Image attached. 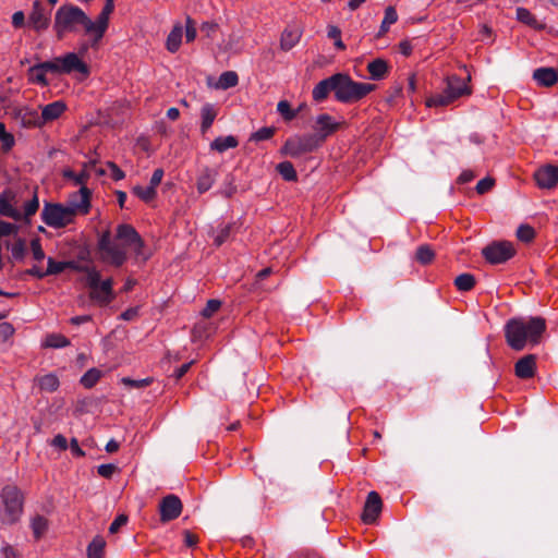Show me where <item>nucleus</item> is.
Listing matches in <instances>:
<instances>
[{
    "instance_id": "f257e3e1",
    "label": "nucleus",
    "mask_w": 558,
    "mask_h": 558,
    "mask_svg": "<svg viewBox=\"0 0 558 558\" xmlns=\"http://www.w3.org/2000/svg\"><path fill=\"white\" fill-rule=\"evenodd\" d=\"M546 331V320L543 317H513L504 328L507 344L514 351L541 343Z\"/></svg>"
},
{
    "instance_id": "f03ea898",
    "label": "nucleus",
    "mask_w": 558,
    "mask_h": 558,
    "mask_svg": "<svg viewBox=\"0 0 558 558\" xmlns=\"http://www.w3.org/2000/svg\"><path fill=\"white\" fill-rule=\"evenodd\" d=\"M53 32L58 39H63L69 34L84 33L90 38L92 47L99 44L95 41L92 19L80 7L72 3L62 4L57 9Z\"/></svg>"
},
{
    "instance_id": "7ed1b4c3",
    "label": "nucleus",
    "mask_w": 558,
    "mask_h": 558,
    "mask_svg": "<svg viewBox=\"0 0 558 558\" xmlns=\"http://www.w3.org/2000/svg\"><path fill=\"white\" fill-rule=\"evenodd\" d=\"M19 193L13 187H5L0 192V216L10 218L14 221L31 222V218L39 209V198L37 191L34 192L33 197L25 202L23 210L20 209Z\"/></svg>"
},
{
    "instance_id": "20e7f679",
    "label": "nucleus",
    "mask_w": 558,
    "mask_h": 558,
    "mask_svg": "<svg viewBox=\"0 0 558 558\" xmlns=\"http://www.w3.org/2000/svg\"><path fill=\"white\" fill-rule=\"evenodd\" d=\"M470 82V73H468L465 78H461L457 74L448 75L445 80L446 87L442 93L428 97L425 101L426 107H447L461 97L470 96L472 94Z\"/></svg>"
},
{
    "instance_id": "39448f33",
    "label": "nucleus",
    "mask_w": 558,
    "mask_h": 558,
    "mask_svg": "<svg viewBox=\"0 0 558 558\" xmlns=\"http://www.w3.org/2000/svg\"><path fill=\"white\" fill-rule=\"evenodd\" d=\"M376 85L353 81L348 74H335V98L343 104L363 99L375 89Z\"/></svg>"
},
{
    "instance_id": "423d86ee",
    "label": "nucleus",
    "mask_w": 558,
    "mask_h": 558,
    "mask_svg": "<svg viewBox=\"0 0 558 558\" xmlns=\"http://www.w3.org/2000/svg\"><path fill=\"white\" fill-rule=\"evenodd\" d=\"M82 272L86 274V284L90 289L89 298L100 306L110 304L116 295L113 292V279L100 280V271L94 266L84 265Z\"/></svg>"
},
{
    "instance_id": "0eeeda50",
    "label": "nucleus",
    "mask_w": 558,
    "mask_h": 558,
    "mask_svg": "<svg viewBox=\"0 0 558 558\" xmlns=\"http://www.w3.org/2000/svg\"><path fill=\"white\" fill-rule=\"evenodd\" d=\"M46 68L50 69V73L57 75L77 74L81 80L87 78L90 74L88 64L75 52H66L49 60V65Z\"/></svg>"
},
{
    "instance_id": "6e6552de",
    "label": "nucleus",
    "mask_w": 558,
    "mask_h": 558,
    "mask_svg": "<svg viewBox=\"0 0 558 558\" xmlns=\"http://www.w3.org/2000/svg\"><path fill=\"white\" fill-rule=\"evenodd\" d=\"M40 218L48 227L62 229L73 223L76 217L66 204L47 202L44 204Z\"/></svg>"
},
{
    "instance_id": "1a4fd4ad",
    "label": "nucleus",
    "mask_w": 558,
    "mask_h": 558,
    "mask_svg": "<svg viewBox=\"0 0 558 558\" xmlns=\"http://www.w3.org/2000/svg\"><path fill=\"white\" fill-rule=\"evenodd\" d=\"M4 506V519L7 524L17 522L23 513L24 497L21 489L15 485H5L0 494Z\"/></svg>"
},
{
    "instance_id": "9d476101",
    "label": "nucleus",
    "mask_w": 558,
    "mask_h": 558,
    "mask_svg": "<svg viewBox=\"0 0 558 558\" xmlns=\"http://www.w3.org/2000/svg\"><path fill=\"white\" fill-rule=\"evenodd\" d=\"M97 246L101 254V260L114 267H121L128 259L125 246L112 241L110 230H106L99 235Z\"/></svg>"
},
{
    "instance_id": "9b49d317",
    "label": "nucleus",
    "mask_w": 558,
    "mask_h": 558,
    "mask_svg": "<svg viewBox=\"0 0 558 558\" xmlns=\"http://www.w3.org/2000/svg\"><path fill=\"white\" fill-rule=\"evenodd\" d=\"M318 147H320L318 145V138L314 135H295L284 142L280 148V154L291 158H299L316 150Z\"/></svg>"
},
{
    "instance_id": "f8f14e48",
    "label": "nucleus",
    "mask_w": 558,
    "mask_h": 558,
    "mask_svg": "<svg viewBox=\"0 0 558 558\" xmlns=\"http://www.w3.org/2000/svg\"><path fill=\"white\" fill-rule=\"evenodd\" d=\"M517 251L509 241H494L483 247L482 255L492 265L504 264L515 255Z\"/></svg>"
},
{
    "instance_id": "ddd939ff",
    "label": "nucleus",
    "mask_w": 558,
    "mask_h": 558,
    "mask_svg": "<svg viewBox=\"0 0 558 558\" xmlns=\"http://www.w3.org/2000/svg\"><path fill=\"white\" fill-rule=\"evenodd\" d=\"M66 206L75 217L78 215L86 216L92 208V191L87 186L80 187L78 191L69 195Z\"/></svg>"
},
{
    "instance_id": "4468645a",
    "label": "nucleus",
    "mask_w": 558,
    "mask_h": 558,
    "mask_svg": "<svg viewBox=\"0 0 558 558\" xmlns=\"http://www.w3.org/2000/svg\"><path fill=\"white\" fill-rule=\"evenodd\" d=\"M183 510L181 499L173 494L165 496L159 502L160 522L167 523L178 519Z\"/></svg>"
},
{
    "instance_id": "2eb2a0df",
    "label": "nucleus",
    "mask_w": 558,
    "mask_h": 558,
    "mask_svg": "<svg viewBox=\"0 0 558 558\" xmlns=\"http://www.w3.org/2000/svg\"><path fill=\"white\" fill-rule=\"evenodd\" d=\"M51 23V12L46 10L38 0L33 2L32 12L28 16V24L36 33H43L48 29Z\"/></svg>"
},
{
    "instance_id": "dca6fc26",
    "label": "nucleus",
    "mask_w": 558,
    "mask_h": 558,
    "mask_svg": "<svg viewBox=\"0 0 558 558\" xmlns=\"http://www.w3.org/2000/svg\"><path fill=\"white\" fill-rule=\"evenodd\" d=\"M343 124V122L335 121L328 113L317 116L314 126L316 134L313 135L318 138V145L322 146L326 138L337 132Z\"/></svg>"
},
{
    "instance_id": "f3484780",
    "label": "nucleus",
    "mask_w": 558,
    "mask_h": 558,
    "mask_svg": "<svg viewBox=\"0 0 558 558\" xmlns=\"http://www.w3.org/2000/svg\"><path fill=\"white\" fill-rule=\"evenodd\" d=\"M116 238L125 242V245L133 246L137 256L142 254L144 241L138 232L131 225L122 223L117 227Z\"/></svg>"
},
{
    "instance_id": "a211bd4d",
    "label": "nucleus",
    "mask_w": 558,
    "mask_h": 558,
    "mask_svg": "<svg viewBox=\"0 0 558 558\" xmlns=\"http://www.w3.org/2000/svg\"><path fill=\"white\" fill-rule=\"evenodd\" d=\"M383 509V501L377 492H369L364 505L362 521L365 524H373L376 522Z\"/></svg>"
},
{
    "instance_id": "6ab92c4d",
    "label": "nucleus",
    "mask_w": 558,
    "mask_h": 558,
    "mask_svg": "<svg viewBox=\"0 0 558 558\" xmlns=\"http://www.w3.org/2000/svg\"><path fill=\"white\" fill-rule=\"evenodd\" d=\"M114 10V2L113 0H106V3L101 10V12L98 14L95 21L92 20V24L95 31V41H100L102 37L105 36L108 27H109V17L110 14Z\"/></svg>"
},
{
    "instance_id": "aec40b11",
    "label": "nucleus",
    "mask_w": 558,
    "mask_h": 558,
    "mask_svg": "<svg viewBox=\"0 0 558 558\" xmlns=\"http://www.w3.org/2000/svg\"><path fill=\"white\" fill-rule=\"evenodd\" d=\"M534 179L541 189H551L558 183V166L547 165L534 173Z\"/></svg>"
},
{
    "instance_id": "412c9836",
    "label": "nucleus",
    "mask_w": 558,
    "mask_h": 558,
    "mask_svg": "<svg viewBox=\"0 0 558 558\" xmlns=\"http://www.w3.org/2000/svg\"><path fill=\"white\" fill-rule=\"evenodd\" d=\"M536 373V356L527 354L517 361L514 365V374L520 379H530Z\"/></svg>"
},
{
    "instance_id": "4be33fe9",
    "label": "nucleus",
    "mask_w": 558,
    "mask_h": 558,
    "mask_svg": "<svg viewBox=\"0 0 558 558\" xmlns=\"http://www.w3.org/2000/svg\"><path fill=\"white\" fill-rule=\"evenodd\" d=\"M66 106L63 101L57 100L46 105L41 110V116L38 118L36 125L40 126L47 122L57 120L65 111Z\"/></svg>"
},
{
    "instance_id": "5701e85b",
    "label": "nucleus",
    "mask_w": 558,
    "mask_h": 558,
    "mask_svg": "<svg viewBox=\"0 0 558 558\" xmlns=\"http://www.w3.org/2000/svg\"><path fill=\"white\" fill-rule=\"evenodd\" d=\"M47 65H49V60L31 66L27 71L28 81L43 87L48 86L49 81L46 74L50 73V69L46 68Z\"/></svg>"
},
{
    "instance_id": "b1692460",
    "label": "nucleus",
    "mask_w": 558,
    "mask_h": 558,
    "mask_svg": "<svg viewBox=\"0 0 558 558\" xmlns=\"http://www.w3.org/2000/svg\"><path fill=\"white\" fill-rule=\"evenodd\" d=\"M331 92L335 94V74L318 82L313 88L312 96L315 101L322 102Z\"/></svg>"
},
{
    "instance_id": "393cba45",
    "label": "nucleus",
    "mask_w": 558,
    "mask_h": 558,
    "mask_svg": "<svg viewBox=\"0 0 558 558\" xmlns=\"http://www.w3.org/2000/svg\"><path fill=\"white\" fill-rule=\"evenodd\" d=\"M533 78L539 86L551 87L558 82V73L553 68H538L533 72Z\"/></svg>"
},
{
    "instance_id": "a878e982",
    "label": "nucleus",
    "mask_w": 558,
    "mask_h": 558,
    "mask_svg": "<svg viewBox=\"0 0 558 558\" xmlns=\"http://www.w3.org/2000/svg\"><path fill=\"white\" fill-rule=\"evenodd\" d=\"M218 116V109L214 104H205L201 108V133L204 135L211 128Z\"/></svg>"
},
{
    "instance_id": "bb28decb",
    "label": "nucleus",
    "mask_w": 558,
    "mask_h": 558,
    "mask_svg": "<svg viewBox=\"0 0 558 558\" xmlns=\"http://www.w3.org/2000/svg\"><path fill=\"white\" fill-rule=\"evenodd\" d=\"M82 265H77L75 262H57L52 257L47 259V276L58 275L64 271L66 268H71L77 271H82Z\"/></svg>"
},
{
    "instance_id": "cd10ccee",
    "label": "nucleus",
    "mask_w": 558,
    "mask_h": 558,
    "mask_svg": "<svg viewBox=\"0 0 558 558\" xmlns=\"http://www.w3.org/2000/svg\"><path fill=\"white\" fill-rule=\"evenodd\" d=\"M301 31L298 27L294 28H286L280 38V48L284 51L291 50L301 38Z\"/></svg>"
},
{
    "instance_id": "c85d7f7f",
    "label": "nucleus",
    "mask_w": 558,
    "mask_h": 558,
    "mask_svg": "<svg viewBox=\"0 0 558 558\" xmlns=\"http://www.w3.org/2000/svg\"><path fill=\"white\" fill-rule=\"evenodd\" d=\"M215 178L216 172L213 169L205 167L197 175L196 187L198 193L203 194L210 190L215 183Z\"/></svg>"
},
{
    "instance_id": "c756f323",
    "label": "nucleus",
    "mask_w": 558,
    "mask_h": 558,
    "mask_svg": "<svg viewBox=\"0 0 558 558\" xmlns=\"http://www.w3.org/2000/svg\"><path fill=\"white\" fill-rule=\"evenodd\" d=\"M239 141L233 135L218 136L210 143V149L217 153H225L228 149L235 148Z\"/></svg>"
},
{
    "instance_id": "7c9ffc66",
    "label": "nucleus",
    "mask_w": 558,
    "mask_h": 558,
    "mask_svg": "<svg viewBox=\"0 0 558 558\" xmlns=\"http://www.w3.org/2000/svg\"><path fill=\"white\" fill-rule=\"evenodd\" d=\"M367 71L372 80H383L388 73V64L384 59H375L367 64Z\"/></svg>"
},
{
    "instance_id": "2f4dec72",
    "label": "nucleus",
    "mask_w": 558,
    "mask_h": 558,
    "mask_svg": "<svg viewBox=\"0 0 558 558\" xmlns=\"http://www.w3.org/2000/svg\"><path fill=\"white\" fill-rule=\"evenodd\" d=\"M183 36V27L177 24L172 27L166 40V48L168 51L174 53L179 50Z\"/></svg>"
},
{
    "instance_id": "473e14b6",
    "label": "nucleus",
    "mask_w": 558,
    "mask_h": 558,
    "mask_svg": "<svg viewBox=\"0 0 558 558\" xmlns=\"http://www.w3.org/2000/svg\"><path fill=\"white\" fill-rule=\"evenodd\" d=\"M517 20L534 29H543L544 25L539 23L535 15L531 13L526 8H518L517 11Z\"/></svg>"
},
{
    "instance_id": "72a5a7b5",
    "label": "nucleus",
    "mask_w": 558,
    "mask_h": 558,
    "mask_svg": "<svg viewBox=\"0 0 558 558\" xmlns=\"http://www.w3.org/2000/svg\"><path fill=\"white\" fill-rule=\"evenodd\" d=\"M106 541L102 536L97 535L87 546V558H104Z\"/></svg>"
},
{
    "instance_id": "f704fd0d",
    "label": "nucleus",
    "mask_w": 558,
    "mask_h": 558,
    "mask_svg": "<svg viewBox=\"0 0 558 558\" xmlns=\"http://www.w3.org/2000/svg\"><path fill=\"white\" fill-rule=\"evenodd\" d=\"M62 174L64 179L71 180L75 186L80 187L86 186L90 177L86 170L76 173L71 169H65Z\"/></svg>"
},
{
    "instance_id": "c9c22d12",
    "label": "nucleus",
    "mask_w": 558,
    "mask_h": 558,
    "mask_svg": "<svg viewBox=\"0 0 558 558\" xmlns=\"http://www.w3.org/2000/svg\"><path fill=\"white\" fill-rule=\"evenodd\" d=\"M239 83V76L234 71H226L220 74L218 82H217V88L219 89H229L234 86H236Z\"/></svg>"
},
{
    "instance_id": "e433bc0d",
    "label": "nucleus",
    "mask_w": 558,
    "mask_h": 558,
    "mask_svg": "<svg viewBox=\"0 0 558 558\" xmlns=\"http://www.w3.org/2000/svg\"><path fill=\"white\" fill-rule=\"evenodd\" d=\"M278 173L282 177L283 180L288 182H294L298 180V173L294 169V166L290 161L279 162L276 167Z\"/></svg>"
},
{
    "instance_id": "4c0bfd02",
    "label": "nucleus",
    "mask_w": 558,
    "mask_h": 558,
    "mask_svg": "<svg viewBox=\"0 0 558 558\" xmlns=\"http://www.w3.org/2000/svg\"><path fill=\"white\" fill-rule=\"evenodd\" d=\"M38 386L41 390L53 392L59 388V379L54 374H46L37 378Z\"/></svg>"
},
{
    "instance_id": "58836bf2",
    "label": "nucleus",
    "mask_w": 558,
    "mask_h": 558,
    "mask_svg": "<svg viewBox=\"0 0 558 558\" xmlns=\"http://www.w3.org/2000/svg\"><path fill=\"white\" fill-rule=\"evenodd\" d=\"M475 277L471 274H461L454 279V286L459 291H470L475 286Z\"/></svg>"
},
{
    "instance_id": "ea45409f",
    "label": "nucleus",
    "mask_w": 558,
    "mask_h": 558,
    "mask_svg": "<svg viewBox=\"0 0 558 558\" xmlns=\"http://www.w3.org/2000/svg\"><path fill=\"white\" fill-rule=\"evenodd\" d=\"M70 344V340L61 335V333H50L46 337L44 345L47 348L60 349L68 347Z\"/></svg>"
},
{
    "instance_id": "a19ab883",
    "label": "nucleus",
    "mask_w": 558,
    "mask_h": 558,
    "mask_svg": "<svg viewBox=\"0 0 558 558\" xmlns=\"http://www.w3.org/2000/svg\"><path fill=\"white\" fill-rule=\"evenodd\" d=\"M31 526L33 530L34 537L36 539H39L48 529V520L43 515H36L35 518H33Z\"/></svg>"
},
{
    "instance_id": "79ce46f5",
    "label": "nucleus",
    "mask_w": 558,
    "mask_h": 558,
    "mask_svg": "<svg viewBox=\"0 0 558 558\" xmlns=\"http://www.w3.org/2000/svg\"><path fill=\"white\" fill-rule=\"evenodd\" d=\"M435 253L427 244L417 247L415 259L422 265H428L433 262Z\"/></svg>"
},
{
    "instance_id": "37998d69",
    "label": "nucleus",
    "mask_w": 558,
    "mask_h": 558,
    "mask_svg": "<svg viewBox=\"0 0 558 558\" xmlns=\"http://www.w3.org/2000/svg\"><path fill=\"white\" fill-rule=\"evenodd\" d=\"M132 192L134 195H136L140 199H142L145 203L154 201L157 196V191L149 185L146 187L136 185L133 187Z\"/></svg>"
},
{
    "instance_id": "c03bdc74",
    "label": "nucleus",
    "mask_w": 558,
    "mask_h": 558,
    "mask_svg": "<svg viewBox=\"0 0 558 558\" xmlns=\"http://www.w3.org/2000/svg\"><path fill=\"white\" fill-rule=\"evenodd\" d=\"M233 223L221 225L218 227L216 231V235L214 236V243L216 246H221L232 233Z\"/></svg>"
},
{
    "instance_id": "a18cd8bd",
    "label": "nucleus",
    "mask_w": 558,
    "mask_h": 558,
    "mask_svg": "<svg viewBox=\"0 0 558 558\" xmlns=\"http://www.w3.org/2000/svg\"><path fill=\"white\" fill-rule=\"evenodd\" d=\"M0 142L4 153L10 151L15 145V138L13 134L7 131L5 124L3 122H0Z\"/></svg>"
},
{
    "instance_id": "49530a36",
    "label": "nucleus",
    "mask_w": 558,
    "mask_h": 558,
    "mask_svg": "<svg viewBox=\"0 0 558 558\" xmlns=\"http://www.w3.org/2000/svg\"><path fill=\"white\" fill-rule=\"evenodd\" d=\"M277 111L287 122L292 121L298 116V110L292 109L288 100H280L277 105Z\"/></svg>"
},
{
    "instance_id": "de8ad7c7",
    "label": "nucleus",
    "mask_w": 558,
    "mask_h": 558,
    "mask_svg": "<svg viewBox=\"0 0 558 558\" xmlns=\"http://www.w3.org/2000/svg\"><path fill=\"white\" fill-rule=\"evenodd\" d=\"M100 378V371L97 368H90L88 369L82 377H81V384L89 389L93 388L97 381Z\"/></svg>"
},
{
    "instance_id": "09e8293b",
    "label": "nucleus",
    "mask_w": 558,
    "mask_h": 558,
    "mask_svg": "<svg viewBox=\"0 0 558 558\" xmlns=\"http://www.w3.org/2000/svg\"><path fill=\"white\" fill-rule=\"evenodd\" d=\"M517 238L524 243H530L535 238V230L530 225H520L517 229Z\"/></svg>"
},
{
    "instance_id": "8fccbe9b",
    "label": "nucleus",
    "mask_w": 558,
    "mask_h": 558,
    "mask_svg": "<svg viewBox=\"0 0 558 558\" xmlns=\"http://www.w3.org/2000/svg\"><path fill=\"white\" fill-rule=\"evenodd\" d=\"M276 133V128L274 126H264L258 129L256 132H254L250 141L254 142H260V141H267L270 140Z\"/></svg>"
},
{
    "instance_id": "3c124183",
    "label": "nucleus",
    "mask_w": 558,
    "mask_h": 558,
    "mask_svg": "<svg viewBox=\"0 0 558 558\" xmlns=\"http://www.w3.org/2000/svg\"><path fill=\"white\" fill-rule=\"evenodd\" d=\"M11 256L14 260H22L25 256L26 246L25 241L19 238L10 247Z\"/></svg>"
},
{
    "instance_id": "603ef678",
    "label": "nucleus",
    "mask_w": 558,
    "mask_h": 558,
    "mask_svg": "<svg viewBox=\"0 0 558 558\" xmlns=\"http://www.w3.org/2000/svg\"><path fill=\"white\" fill-rule=\"evenodd\" d=\"M122 384L129 388H145V387H148L151 383H153V379L147 377V378H144V379H140V380H135V379H132L130 377H123L121 379Z\"/></svg>"
},
{
    "instance_id": "864d4df0",
    "label": "nucleus",
    "mask_w": 558,
    "mask_h": 558,
    "mask_svg": "<svg viewBox=\"0 0 558 558\" xmlns=\"http://www.w3.org/2000/svg\"><path fill=\"white\" fill-rule=\"evenodd\" d=\"M221 307V302L216 299L208 300L206 306L202 311V316L205 318H210Z\"/></svg>"
},
{
    "instance_id": "5fc2aeb1",
    "label": "nucleus",
    "mask_w": 558,
    "mask_h": 558,
    "mask_svg": "<svg viewBox=\"0 0 558 558\" xmlns=\"http://www.w3.org/2000/svg\"><path fill=\"white\" fill-rule=\"evenodd\" d=\"M17 232H19L17 225H15L13 222L0 220V239L3 236L14 235Z\"/></svg>"
},
{
    "instance_id": "6e6d98bb",
    "label": "nucleus",
    "mask_w": 558,
    "mask_h": 558,
    "mask_svg": "<svg viewBox=\"0 0 558 558\" xmlns=\"http://www.w3.org/2000/svg\"><path fill=\"white\" fill-rule=\"evenodd\" d=\"M196 38V23L191 16L185 20V39L186 43H192Z\"/></svg>"
},
{
    "instance_id": "4d7b16f0",
    "label": "nucleus",
    "mask_w": 558,
    "mask_h": 558,
    "mask_svg": "<svg viewBox=\"0 0 558 558\" xmlns=\"http://www.w3.org/2000/svg\"><path fill=\"white\" fill-rule=\"evenodd\" d=\"M31 251L35 260L41 262L45 259V252L43 250L40 239L36 238L31 241Z\"/></svg>"
},
{
    "instance_id": "13d9d810",
    "label": "nucleus",
    "mask_w": 558,
    "mask_h": 558,
    "mask_svg": "<svg viewBox=\"0 0 558 558\" xmlns=\"http://www.w3.org/2000/svg\"><path fill=\"white\" fill-rule=\"evenodd\" d=\"M494 184L495 180L490 177H486L477 182L475 190L478 194L482 195L490 191Z\"/></svg>"
},
{
    "instance_id": "bf43d9fd",
    "label": "nucleus",
    "mask_w": 558,
    "mask_h": 558,
    "mask_svg": "<svg viewBox=\"0 0 558 558\" xmlns=\"http://www.w3.org/2000/svg\"><path fill=\"white\" fill-rule=\"evenodd\" d=\"M107 167L110 170V177L112 180L120 181L124 179L125 173L122 169H120V167L117 163H114L113 161H108Z\"/></svg>"
},
{
    "instance_id": "052dcab7",
    "label": "nucleus",
    "mask_w": 558,
    "mask_h": 558,
    "mask_svg": "<svg viewBox=\"0 0 558 558\" xmlns=\"http://www.w3.org/2000/svg\"><path fill=\"white\" fill-rule=\"evenodd\" d=\"M118 470L116 464L107 463V464H100L97 468V473L105 478H110L113 473Z\"/></svg>"
},
{
    "instance_id": "680f3d73",
    "label": "nucleus",
    "mask_w": 558,
    "mask_h": 558,
    "mask_svg": "<svg viewBox=\"0 0 558 558\" xmlns=\"http://www.w3.org/2000/svg\"><path fill=\"white\" fill-rule=\"evenodd\" d=\"M14 333V327L10 323H1L0 324V340L7 341Z\"/></svg>"
},
{
    "instance_id": "e2e57ef3",
    "label": "nucleus",
    "mask_w": 558,
    "mask_h": 558,
    "mask_svg": "<svg viewBox=\"0 0 558 558\" xmlns=\"http://www.w3.org/2000/svg\"><path fill=\"white\" fill-rule=\"evenodd\" d=\"M384 24H395L398 21V14L395 7L389 5L385 10Z\"/></svg>"
},
{
    "instance_id": "0e129e2a",
    "label": "nucleus",
    "mask_w": 558,
    "mask_h": 558,
    "mask_svg": "<svg viewBox=\"0 0 558 558\" xmlns=\"http://www.w3.org/2000/svg\"><path fill=\"white\" fill-rule=\"evenodd\" d=\"M201 31L205 33L208 38H213L218 31V24L215 22H204L201 26Z\"/></svg>"
},
{
    "instance_id": "69168bd1",
    "label": "nucleus",
    "mask_w": 558,
    "mask_h": 558,
    "mask_svg": "<svg viewBox=\"0 0 558 558\" xmlns=\"http://www.w3.org/2000/svg\"><path fill=\"white\" fill-rule=\"evenodd\" d=\"M163 174H165L163 169L157 168L153 172V175H151L150 181H149V186H153V189H155L157 191L158 185L162 181Z\"/></svg>"
},
{
    "instance_id": "338daca9",
    "label": "nucleus",
    "mask_w": 558,
    "mask_h": 558,
    "mask_svg": "<svg viewBox=\"0 0 558 558\" xmlns=\"http://www.w3.org/2000/svg\"><path fill=\"white\" fill-rule=\"evenodd\" d=\"M126 522H128V518H126V515H124V514H120V515H118V517L112 521V523L110 524V526H109V532H110V533H116V532H118V531H119V529H120L122 525L126 524Z\"/></svg>"
},
{
    "instance_id": "774afa93",
    "label": "nucleus",
    "mask_w": 558,
    "mask_h": 558,
    "mask_svg": "<svg viewBox=\"0 0 558 558\" xmlns=\"http://www.w3.org/2000/svg\"><path fill=\"white\" fill-rule=\"evenodd\" d=\"M12 25L14 28H21L25 25V14L23 11H16L13 13Z\"/></svg>"
}]
</instances>
